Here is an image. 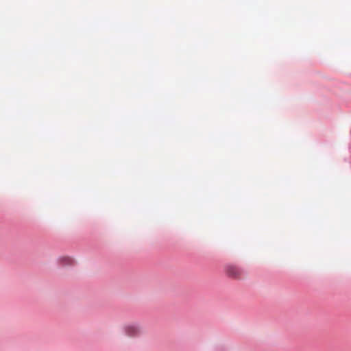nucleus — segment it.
Listing matches in <instances>:
<instances>
[{
	"instance_id": "obj_2",
	"label": "nucleus",
	"mask_w": 351,
	"mask_h": 351,
	"mask_svg": "<svg viewBox=\"0 0 351 351\" xmlns=\"http://www.w3.org/2000/svg\"><path fill=\"white\" fill-rule=\"evenodd\" d=\"M226 272L229 277L239 279L243 275V271L234 265H228L226 268Z\"/></svg>"
},
{
	"instance_id": "obj_1",
	"label": "nucleus",
	"mask_w": 351,
	"mask_h": 351,
	"mask_svg": "<svg viewBox=\"0 0 351 351\" xmlns=\"http://www.w3.org/2000/svg\"><path fill=\"white\" fill-rule=\"evenodd\" d=\"M125 333L130 337H135L142 332L141 327L138 324H130L124 327Z\"/></svg>"
}]
</instances>
